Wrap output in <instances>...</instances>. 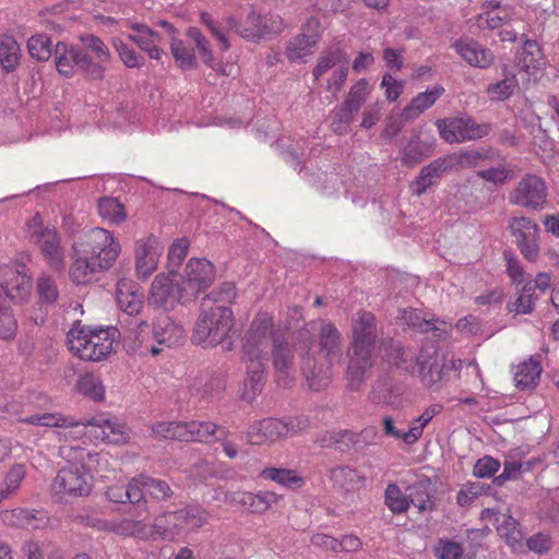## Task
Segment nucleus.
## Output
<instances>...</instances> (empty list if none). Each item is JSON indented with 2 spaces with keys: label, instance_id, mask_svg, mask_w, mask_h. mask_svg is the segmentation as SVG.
I'll return each instance as SVG.
<instances>
[{
  "label": "nucleus",
  "instance_id": "obj_58",
  "mask_svg": "<svg viewBox=\"0 0 559 559\" xmlns=\"http://www.w3.org/2000/svg\"><path fill=\"white\" fill-rule=\"evenodd\" d=\"M112 46L126 67L139 68L142 64L140 56H138L133 48L123 43L121 38H112Z\"/></svg>",
  "mask_w": 559,
  "mask_h": 559
},
{
  "label": "nucleus",
  "instance_id": "obj_13",
  "mask_svg": "<svg viewBox=\"0 0 559 559\" xmlns=\"http://www.w3.org/2000/svg\"><path fill=\"white\" fill-rule=\"evenodd\" d=\"M136 514L117 520L87 519L86 524L99 531L114 533L122 537H133L141 540H154V527L147 523L136 509Z\"/></svg>",
  "mask_w": 559,
  "mask_h": 559
},
{
  "label": "nucleus",
  "instance_id": "obj_34",
  "mask_svg": "<svg viewBox=\"0 0 559 559\" xmlns=\"http://www.w3.org/2000/svg\"><path fill=\"white\" fill-rule=\"evenodd\" d=\"M444 93L441 85H436L424 93H419L412 103L403 110L405 119H415L421 112L430 108Z\"/></svg>",
  "mask_w": 559,
  "mask_h": 559
},
{
  "label": "nucleus",
  "instance_id": "obj_52",
  "mask_svg": "<svg viewBox=\"0 0 559 559\" xmlns=\"http://www.w3.org/2000/svg\"><path fill=\"white\" fill-rule=\"evenodd\" d=\"M24 477L25 466L23 464L12 466L4 477V485L0 490V501L13 493L20 487Z\"/></svg>",
  "mask_w": 559,
  "mask_h": 559
},
{
  "label": "nucleus",
  "instance_id": "obj_7",
  "mask_svg": "<svg viewBox=\"0 0 559 559\" xmlns=\"http://www.w3.org/2000/svg\"><path fill=\"white\" fill-rule=\"evenodd\" d=\"M483 12L477 17V25L481 29H498L501 41L513 43L520 34L527 31V22L522 10L503 5L501 0H487L483 4Z\"/></svg>",
  "mask_w": 559,
  "mask_h": 559
},
{
  "label": "nucleus",
  "instance_id": "obj_31",
  "mask_svg": "<svg viewBox=\"0 0 559 559\" xmlns=\"http://www.w3.org/2000/svg\"><path fill=\"white\" fill-rule=\"evenodd\" d=\"M456 52L469 64L477 68H487L491 64L493 56L489 49L469 39L457 40L454 45Z\"/></svg>",
  "mask_w": 559,
  "mask_h": 559
},
{
  "label": "nucleus",
  "instance_id": "obj_27",
  "mask_svg": "<svg viewBox=\"0 0 559 559\" xmlns=\"http://www.w3.org/2000/svg\"><path fill=\"white\" fill-rule=\"evenodd\" d=\"M225 500L231 503L245 507L253 513H262L266 511L272 504L276 503L280 496L271 491H261L259 493H251L248 491H235L231 493H224Z\"/></svg>",
  "mask_w": 559,
  "mask_h": 559
},
{
  "label": "nucleus",
  "instance_id": "obj_39",
  "mask_svg": "<svg viewBox=\"0 0 559 559\" xmlns=\"http://www.w3.org/2000/svg\"><path fill=\"white\" fill-rule=\"evenodd\" d=\"M187 36L194 44L200 57L206 66L212 68L217 73L224 75L230 74V72L226 71V68L222 63L214 61L212 50L210 49V44L207 39L202 35L200 29L197 27H190L187 31Z\"/></svg>",
  "mask_w": 559,
  "mask_h": 559
},
{
  "label": "nucleus",
  "instance_id": "obj_45",
  "mask_svg": "<svg viewBox=\"0 0 559 559\" xmlns=\"http://www.w3.org/2000/svg\"><path fill=\"white\" fill-rule=\"evenodd\" d=\"M509 229L516 239V243L530 240V238L533 237H538V226L528 217H512L509 221Z\"/></svg>",
  "mask_w": 559,
  "mask_h": 559
},
{
  "label": "nucleus",
  "instance_id": "obj_41",
  "mask_svg": "<svg viewBox=\"0 0 559 559\" xmlns=\"http://www.w3.org/2000/svg\"><path fill=\"white\" fill-rule=\"evenodd\" d=\"M21 49L17 41L9 35L0 36V63L7 71H13L19 64Z\"/></svg>",
  "mask_w": 559,
  "mask_h": 559
},
{
  "label": "nucleus",
  "instance_id": "obj_14",
  "mask_svg": "<svg viewBox=\"0 0 559 559\" xmlns=\"http://www.w3.org/2000/svg\"><path fill=\"white\" fill-rule=\"evenodd\" d=\"M27 233L40 245L47 264L56 272L63 271L64 253L56 229L44 227L41 217L35 215L27 223Z\"/></svg>",
  "mask_w": 559,
  "mask_h": 559
},
{
  "label": "nucleus",
  "instance_id": "obj_59",
  "mask_svg": "<svg viewBox=\"0 0 559 559\" xmlns=\"http://www.w3.org/2000/svg\"><path fill=\"white\" fill-rule=\"evenodd\" d=\"M127 498L128 501L132 504H138V509L140 510L141 506L139 504L144 496L146 495V484H145V475H139L133 477L127 485Z\"/></svg>",
  "mask_w": 559,
  "mask_h": 559
},
{
  "label": "nucleus",
  "instance_id": "obj_63",
  "mask_svg": "<svg viewBox=\"0 0 559 559\" xmlns=\"http://www.w3.org/2000/svg\"><path fill=\"white\" fill-rule=\"evenodd\" d=\"M146 495L154 499L162 500L171 495L168 484L162 479L145 476Z\"/></svg>",
  "mask_w": 559,
  "mask_h": 559
},
{
  "label": "nucleus",
  "instance_id": "obj_42",
  "mask_svg": "<svg viewBox=\"0 0 559 559\" xmlns=\"http://www.w3.org/2000/svg\"><path fill=\"white\" fill-rule=\"evenodd\" d=\"M497 530L499 535L506 540L513 551H518L523 548V534L519 528V523L512 516L503 515Z\"/></svg>",
  "mask_w": 559,
  "mask_h": 559
},
{
  "label": "nucleus",
  "instance_id": "obj_53",
  "mask_svg": "<svg viewBox=\"0 0 559 559\" xmlns=\"http://www.w3.org/2000/svg\"><path fill=\"white\" fill-rule=\"evenodd\" d=\"M433 550L438 559H461L464 554L462 544L449 538H440Z\"/></svg>",
  "mask_w": 559,
  "mask_h": 559
},
{
  "label": "nucleus",
  "instance_id": "obj_9",
  "mask_svg": "<svg viewBox=\"0 0 559 559\" xmlns=\"http://www.w3.org/2000/svg\"><path fill=\"white\" fill-rule=\"evenodd\" d=\"M309 420L304 416L286 419L264 418L255 420L247 428V440L251 444L273 443L282 438L292 437L308 428Z\"/></svg>",
  "mask_w": 559,
  "mask_h": 559
},
{
  "label": "nucleus",
  "instance_id": "obj_54",
  "mask_svg": "<svg viewBox=\"0 0 559 559\" xmlns=\"http://www.w3.org/2000/svg\"><path fill=\"white\" fill-rule=\"evenodd\" d=\"M152 525L155 530L154 540L160 537L163 539L174 542L182 537L181 533H173L174 521L168 519V512L158 515Z\"/></svg>",
  "mask_w": 559,
  "mask_h": 559
},
{
  "label": "nucleus",
  "instance_id": "obj_28",
  "mask_svg": "<svg viewBox=\"0 0 559 559\" xmlns=\"http://www.w3.org/2000/svg\"><path fill=\"white\" fill-rule=\"evenodd\" d=\"M153 337L159 345L171 347L183 342L186 331L179 322L164 316L154 320Z\"/></svg>",
  "mask_w": 559,
  "mask_h": 559
},
{
  "label": "nucleus",
  "instance_id": "obj_56",
  "mask_svg": "<svg viewBox=\"0 0 559 559\" xmlns=\"http://www.w3.org/2000/svg\"><path fill=\"white\" fill-rule=\"evenodd\" d=\"M190 242L187 238H179L175 240L168 250V267L169 274L174 273L175 270L181 264L188 253Z\"/></svg>",
  "mask_w": 559,
  "mask_h": 559
},
{
  "label": "nucleus",
  "instance_id": "obj_32",
  "mask_svg": "<svg viewBox=\"0 0 559 559\" xmlns=\"http://www.w3.org/2000/svg\"><path fill=\"white\" fill-rule=\"evenodd\" d=\"M542 365L538 356H531L516 366L514 371L515 386L521 390L532 389L540 379Z\"/></svg>",
  "mask_w": 559,
  "mask_h": 559
},
{
  "label": "nucleus",
  "instance_id": "obj_35",
  "mask_svg": "<svg viewBox=\"0 0 559 559\" xmlns=\"http://www.w3.org/2000/svg\"><path fill=\"white\" fill-rule=\"evenodd\" d=\"M330 478L335 487L344 491L358 490L365 485V477L348 466L332 468Z\"/></svg>",
  "mask_w": 559,
  "mask_h": 559
},
{
  "label": "nucleus",
  "instance_id": "obj_60",
  "mask_svg": "<svg viewBox=\"0 0 559 559\" xmlns=\"http://www.w3.org/2000/svg\"><path fill=\"white\" fill-rule=\"evenodd\" d=\"M356 111L347 108L346 105L342 104L338 109L335 110V115L333 117L331 127L336 133H346L349 124L354 120V115Z\"/></svg>",
  "mask_w": 559,
  "mask_h": 559
},
{
  "label": "nucleus",
  "instance_id": "obj_1",
  "mask_svg": "<svg viewBox=\"0 0 559 559\" xmlns=\"http://www.w3.org/2000/svg\"><path fill=\"white\" fill-rule=\"evenodd\" d=\"M271 338L274 342L275 377L280 385L288 386L294 381L296 353L301 359V371L309 389L320 391L329 385L331 367L342 355L337 329L326 321H312L298 332L296 343L290 346L287 342H280L273 332L272 319L262 313L254 318L242 340L241 361L246 365L247 376L241 400L251 403L263 390Z\"/></svg>",
  "mask_w": 559,
  "mask_h": 559
},
{
  "label": "nucleus",
  "instance_id": "obj_25",
  "mask_svg": "<svg viewBox=\"0 0 559 559\" xmlns=\"http://www.w3.org/2000/svg\"><path fill=\"white\" fill-rule=\"evenodd\" d=\"M168 519L174 521L173 533L186 536L202 527L209 520V513L201 507L188 506L174 512H168Z\"/></svg>",
  "mask_w": 559,
  "mask_h": 559
},
{
  "label": "nucleus",
  "instance_id": "obj_23",
  "mask_svg": "<svg viewBox=\"0 0 559 559\" xmlns=\"http://www.w3.org/2000/svg\"><path fill=\"white\" fill-rule=\"evenodd\" d=\"M283 29V21L278 15H261L251 11L245 24L236 31L250 40H255L267 34H277Z\"/></svg>",
  "mask_w": 559,
  "mask_h": 559
},
{
  "label": "nucleus",
  "instance_id": "obj_55",
  "mask_svg": "<svg viewBox=\"0 0 559 559\" xmlns=\"http://www.w3.org/2000/svg\"><path fill=\"white\" fill-rule=\"evenodd\" d=\"M518 84L514 75L507 76L503 80L491 84L487 88V94L491 100H504L509 98Z\"/></svg>",
  "mask_w": 559,
  "mask_h": 559
},
{
  "label": "nucleus",
  "instance_id": "obj_51",
  "mask_svg": "<svg viewBox=\"0 0 559 559\" xmlns=\"http://www.w3.org/2000/svg\"><path fill=\"white\" fill-rule=\"evenodd\" d=\"M171 53L181 69H193L197 66L194 51L181 40H173Z\"/></svg>",
  "mask_w": 559,
  "mask_h": 559
},
{
  "label": "nucleus",
  "instance_id": "obj_16",
  "mask_svg": "<svg viewBox=\"0 0 559 559\" xmlns=\"http://www.w3.org/2000/svg\"><path fill=\"white\" fill-rule=\"evenodd\" d=\"M83 51V64L85 74L92 80H103L105 72L112 60L111 52L107 45L93 34L80 36Z\"/></svg>",
  "mask_w": 559,
  "mask_h": 559
},
{
  "label": "nucleus",
  "instance_id": "obj_33",
  "mask_svg": "<svg viewBox=\"0 0 559 559\" xmlns=\"http://www.w3.org/2000/svg\"><path fill=\"white\" fill-rule=\"evenodd\" d=\"M409 498L411 500L402 493L401 489L395 484L388 485L385 489V503L394 513L405 512L408 509L409 503H413L419 511H424L428 508V499L415 501L412 498V493H409Z\"/></svg>",
  "mask_w": 559,
  "mask_h": 559
},
{
  "label": "nucleus",
  "instance_id": "obj_50",
  "mask_svg": "<svg viewBox=\"0 0 559 559\" xmlns=\"http://www.w3.org/2000/svg\"><path fill=\"white\" fill-rule=\"evenodd\" d=\"M27 49L32 58L46 61L51 56V40L43 34L33 35L27 41Z\"/></svg>",
  "mask_w": 559,
  "mask_h": 559
},
{
  "label": "nucleus",
  "instance_id": "obj_20",
  "mask_svg": "<svg viewBox=\"0 0 559 559\" xmlns=\"http://www.w3.org/2000/svg\"><path fill=\"white\" fill-rule=\"evenodd\" d=\"M323 28L317 17H311L302 27V33L292 38L285 49V56L290 62L302 61L312 55L313 48L321 39Z\"/></svg>",
  "mask_w": 559,
  "mask_h": 559
},
{
  "label": "nucleus",
  "instance_id": "obj_11",
  "mask_svg": "<svg viewBox=\"0 0 559 559\" xmlns=\"http://www.w3.org/2000/svg\"><path fill=\"white\" fill-rule=\"evenodd\" d=\"M349 71V63L344 51L338 48H330L321 52L317 64L312 70L316 81H320L330 73L326 80V88L334 94L343 87Z\"/></svg>",
  "mask_w": 559,
  "mask_h": 559
},
{
  "label": "nucleus",
  "instance_id": "obj_21",
  "mask_svg": "<svg viewBox=\"0 0 559 559\" xmlns=\"http://www.w3.org/2000/svg\"><path fill=\"white\" fill-rule=\"evenodd\" d=\"M512 204L540 210L546 202L545 182L535 175H526L509 194Z\"/></svg>",
  "mask_w": 559,
  "mask_h": 559
},
{
  "label": "nucleus",
  "instance_id": "obj_5",
  "mask_svg": "<svg viewBox=\"0 0 559 559\" xmlns=\"http://www.w3.org/2000/svg\"><path fill=\"white\" fill-rule=\"evenodd\" d=\"M352 331V354L346 379L352 390H358L371 367V353L377 336L374 316L371 312L357 313Z\"/></svg>",
  "mask_w": 559,
  "mask_h": 559
},
{
  "label": "nucleus",
  "instance_id": "obj_4",
  "mask_svg": "<svg viewBox=\"0 0 559 559\" xmlns=\"http://www.w3.org/2000/svg\"><path fill=\"white\" fill-rule=\"evenodd\" d=\"M59 453L68 465L53 479L55 492L73 497L87 496L93 487L90 471L102 472L108 463L106 455L73 445H61Z\"/></svg>",
  "mask_w": 559,
  "mask_h": 559
},
{
  "label": "nucleus",
  "instance_id": "obj_8",
  "mask_svg": "<svg viewBox=\"0 0 559 559\" xmlns=\"http://www.w3.org/2000/svg\"><path fill=\"white\" fill-rule=\"evenodd\" d=\"M234 326V316L230 308L216 305L203 309L195 322L192 342L204 348L216 347L227 338Z\"/></svg>",
  "mask_w": 559,
  "mask_h": 559
},
{
  "label": "nucleus",
  "instance_id": "obj_18",
  "mask_svg": "<svg viewBox=\"0 0 559 559\" xmlns=\"http://www.w3.org/2000/svg\"><path fill=\"white\" fill-rule=\"evenodd\" d=\"M2 284L9 299L17 302L27 300L32 292V276L26 265L14 261L0 271Z\"/></svg>",
  "mask_w": 559,
  "mask_h": 559
},
{
  "label": "nucleus",
  "instance_id": "obj_62",
  "mask_svg": "<svg viewBox=\"0 0 559 559\" xmlns=\"http://www.w3.org/2000/svg\"><path fill=\"white\" fill-rule=\"evenodd\" d=\"M17 331V321L11 309L0 312V338L3 341L13 340Z\"/></svg>",
  "mask_w": 559,
  "mask_h": 559
},
{
  "label": "nucleus",
  "instance_id": "obj_47",
  "mask_svg": "<svg viewBox=\"0 0 559 559\" xmlns=\"http://www.w3.org/2000/svg\"><path fill=\"white\" fill-rule=\"evenodd\" d=\"M76 386L81 394L93 401H102L105 396V388L102 381L93 374L86 373L81 376Z\"/></svg>",
  "mask_w": 559,
  "mask_h": 559
},
{
  "label": "nucleus",
  "instance_id": "obj_43",
  "mask_svg": "<svg viewBox=\"0 0 559 559\" xmlns=\"http://www.w3.org/2000/svg\"><path fill=\"white\" fill-rule=\"evenodd\" d=\"M217 426L212 421H186L185 441L205 442L215 433Z\"/></svg>",
  "mask_w": 559,
  "mask_h": 559
},
{
  "label": "nucleus",
  "instance_id": "obj_2",
  "mask_svg": "<svg viewBox=\"0 0 559 559\" xmlns=\"http://www.w3.org/2000/svg\"><path fill=\"white\" fill-rule=\"evenodd\" d=\"M120 252L121 246L109 230L100 227L88 230L72 245L71 281L76 285L92 282L96 273L114 265Z\"/></svg>",
  "mask_w": 559,
  "mask_h": 559
},
{
  "label": "nucleus",
  "instance_id": "obj_49",
  "mask_svg": "<svg viewBox=\"0 0 559 559\" xmlns=\"http://www.w3.org/2000/svg\"><path fill=\"white\" fill-rule=\"evenodd\" d=\"M485 158L486 156L481 152L471 150L452 154L444 160L448 167L471 168L477 166Z\"/></svg>",
  "mask_w": 559,
  "mask_h": 559
},
{
  "label": "nucleus",
  "instance_id": "obj_30",
  "mask_svg": "<svg viewBox=\"0 0 559 559\" xmlns=\"http://www.w3.org/2000/svg\"><path fill=\"white\" fill-rule=\"evenodd\" d=\"M56 67L60 74L71 76L75 69L85 73V64H83V51L78 47H67L64 44H57L56 46Z\"/></svg>",
  "mask_w": 559,
  "mask_h": 559
},
{
  "label": "nucleus",
  "instance_id": "obj_24",
  "mask_svg": "<svg viewBox=\"0 0 559 559\" xmlns=\"http://www.w3.org/2000/svg\"><path fill=\"white\" fill-rule=\"evenodd\" d=\"M402 324L424 333L431 332L435 337L443 338L451 331V324L435 318H428L426 313L417 309H403L399 317Z\"/></svg>",
  "mask_w": 559,
  "mask_h": 559
},
{
  "label": "nucleus",
  "instance_id": "obj_22",
  "mask_svg": "<svg viewBox=\"0 0 559 559\" xmlns=\"http://www.w3.org/2000/svg\"><path fill=\"white\" fill-rule=\"evenodd\" d=\"M545 60L535 40H525L518 58L519 75L523 83L538 81L544 74Z\"/></svg>",
  "mask_w": 559,
  "mask_h": 559
},
{
  "label": "nucleus",
  "instance_id": "obj_38",
  "mask_svg": "<svg viewBox=\"0 0 559 559\" xmlns=\"http://www.w3.org/2000/svg\"><path fill=\"white\" fill-rule=\"evenodd\" d=\"M431 151V144L420 140L419 135H414L401 148V162L403 165L413 167L426 158Z\"/></svg>",
  "mask_w": 559,
  "mask_h": 559
},
{
  "label": "nucleus",
  "instance_id": "obj_17",
  "mask_svg": "<svg viewBox=\"0 0 559 559\" xmlns=\"http://www.w3.org/2000/svg\"><path fill=\"white\" fill-rule=\"evenodd\" d=\"M164 245L158 237L150 235L134 243V271L140 280H147L157 270Z\"/></svg>",
  "mask_w": 559,
  "mask_h": 559
},
{
  "label": "nucleus",
  "instance_id": "obj_29",
  "mask_svg": "<svg viewBox=\"0 0 559 559\" xmlns=\"http://www.w3.org/2000/svg\"><path fill=\"white\" fill-rule=\"evenodd\" d=\"M130 28L133 33L129 35V39L145 51L151 59L159 60L163 55V50L158 47L159 35L140 23H130Z\"/></svg>",
  "mask_w": 559,
  "mask_h": 559
},
{
  "label": "nucleus",
  "instance_id": "obj_37",
  "mask_svg": "<svg viewBox=\"0 0 559 559\" xmlns=\"http://www.w3.org/2000/svg\"><path fill=\"white\" fill-rule=\"evenodd\" d=\"M443 406L441 404H431L427 406L424 412L416 418H414L406 433L405 443L414 444L423 436L424 429L432 420L433 417L442 412Z\"/></svg>",
  "mask_w": 559,
  "mask_h": 559
},
{
  "label": "nucleus",
  "instance_id": "obj_3",
  "mask_svg": "<svg viewBox=\"0 0 559 559\" xmlns=\"http://www.w3.org/2000/svg\"><path fill=\"white\" fill-rule=\"evenodd\" d=\"M22 421L35 426L61 428L62 431L58 432L59 438L66 440L86 437L91 441L123 444L130 438L129 429L123 424L105 415L95 416L88 421H78L60 413H43L26 417Z\"/></svg>",
  "mask_w": 559,
  "mask_h": 559
},
{
  "label": "nucleus",
  "instance_id": "obj_48",
  "mask_svg": "<svg viewBox=\"0 0 559 559\" xmlns=\"http://www.w3.org/2000/svg\"><path fill=\"white\" fill-rule=\"evenodd\" d=\"M98 213L103 219L119 224L126 219L123 206L112 198H103L98 203Z\"/></svg>",
  "mask_w": 559,
  "mask_h": 559
},
{
  "label": "nucleus",
  "instance_id": "obj_12",
  "mask_svg": "<svg viewBox=\"0 0 559 559\" xmlns=\"http://www.w3.org/2000/svg\"><path fill=\"white\" fill-rule=\"evenodd\" d=\"M436 126L441 139L448 143L479 140L487 136L491 131L490 123H477L468 116L439 119Z\"/></svg>",
  "mask_w": 559,
  "mask_h": 559
},
{
  "label": "nucleus",
  "instance_id": "obj_46",
  "mask_svg": "<svg viewBox=\"0 0 559 559\" xmlns=\"http://www.w3.org/2000/svg\"><path fill=\"white\" fill-rule=\"evenodd\" d=\"M370 91L371 88L368 81L360 79L350 86L343 104L346 105L347 108L358 112L365 105Z\"/></svg>",
  "mask_w": 559,
  "mask_h": 559
},
{
  "label": "nucleus",
  "instance_id": "obj_44",
  "mask_svg": "<svg viewBox=\"0 0 559 559\" xmlns=\"http://www.w3.org/2000/svg\"><path fill=\"white\" fill-rule=\"evenodd\" d=\"M186 421H158L152 425L156 439L185 441Z\"/></svg>",
  "mask_w": 559,
  "mask_h": 559
},
{
  "label": "nucleus",
  "instance_id": "obj_6",
  "mask_svg": "<svg viewBox=\"0 0 559 559\" xmlns=\"http://www.w3.org/2000/svg\"><path fill=\"white\" fill-rule=\"evenodd\" d=\"M118 334L114 326L92 329L76 325L68 332V346L82 360L99 361L111 354Z\"/></svg>",
  "mask_w": 559,
  "mask_h": 559
},
{
  "label": "nucleus",
  "instance_id": "obj_40",
  "mask_svg": "<svg viewBox=\"0 0 559 559\" xmlns=\"http://www.w3.org/2000/svg\"><path fill=\"white\" fill-rule=\"evenodd\" d=\"M260 476L289 489H298L305 485V479L301 476L295 471L287 468H264Z\"/></svg>",
  "mask_w": 559,
  "mask_h": 559
},
{
  "label": "nucleus",
  "instance_id": "obj_19",
  "mask_svg": "<svg viewBox=\"0 0 559 559\" xmlns=\"http://www.w3.org/2000/svg\"><path fill=\"white\" fill-rule=\"evenodd\" d=\"M214 266L206 259H190L182 275V290L187 299L193 300L207 289L214 281Z\"/></svg>",
  "mask_w": 559,
  "mask_h": 559
},
{
  "label": "nucleus",
  "instance_id": "obj_10",
  "mask_svg": "<svg viewBox=\"0 0 559 559\" xmlns=\"http://www.w3.org/2000/svg\"><path fill=\"white\" fill-rule=\"evenodd\" d=\"M420 380L426 386L438 385L442 382L454 365L448 354L433 344L425 345L416 357Z\"/></svg>",
  "mask_w": 559,
  "mask_h": 559
},
{
  "label": "nucleus",
  "instance_id": "obj_64",
  "mask_svg": "<svg viewBox=\"0 0 559 559\" xmlns=\"http://www.w3.org/2000/svg\"><path fill=\"white\" fill-rule=\"evenodd\" d=\"M33 510L27 509H14L3 512L2 520L5 524L15 527L25 528L26 524H28V520L32 516Z\"/></svg>",
  "mask_w": 559,
  "mask_h": 559
},
{
  "label": "nucleus",
  "instance_id": "obj_15",
  "mask_svg": "<svg viewBox=\"0 0 559 559\" xmlns=\"http://www.w3.org/2000/svg\"><path fill=\"white\" fill-rule=\"evenodd\" d=\"M182 290V284L175 285L170 274L159 273L151 284L147 306L154 310L169 312L177 305L190 301Z\"/></svg>",
  "mask_w": 559,
  "mask_h": 559
},
{
  "label": "nucleus",
  "instance_id": "obj_57",
  "mask_svg": "<svg viewBox=\"0 0 559 559\" xmlns=\"http://www.w3.org/2000/svg\"><path fill=\"white\" fill-rule=\"evenodd\" d=\"M37 292L41 301L52 304L58 299L59 292L55 280L47 274H41L37 280Z\"/></svg>",
  "mask_w": 559,
  "mask_h": 559
},
{
  "label": "nucleus",
  "instance_id": "obj_36",
  "mask_svg": "<svg viewBox=\"0 0 559 559\" xmlns=\"http://www.w3.org/2000/svg\"><path fill=\"white\" fill-rule=\"evenodd\" d=\"M448 166L445 160L436 159L421 168L419 175L412 183V189L416 195H421L429 187L435 185L440 175L445 171Z\"/></svg>",
  "mask_w": 559,
  "mask_h": 559
},
{
  "label": "nucleus",
  "instance_id": "obj_26",
  "mask_svg": "<svg viewBox=\"0 0 559 559\" xmlns=\"http://www.w3.org/2000/svg\"><path fill=\"white\" fill-rule=\"evenodd\" d=\"M116 301L123 312L130 316L138 314L143 307V295L139 284L131 278H120L116 285Z\"/></svg>",
  "mask_w": 559,
  "mask_h": 559
},
{
  "label": "nucleus",
  "instance_id": "obj_61",
  "mask_svg": "<svg viewBox=\"0 0 559 559\" xmlns=\"http://www.w3.org/2000/svg\"><path fill=\"white\" fill-rule=\"evenodd\" d=\"M500 468V462L492 456L485 455L479 459L473 469L474 476L478 478H489L493 476Z\"/></svg>",
  "mask_w": 559,
  "mask_h": 559
}]
</instances>
